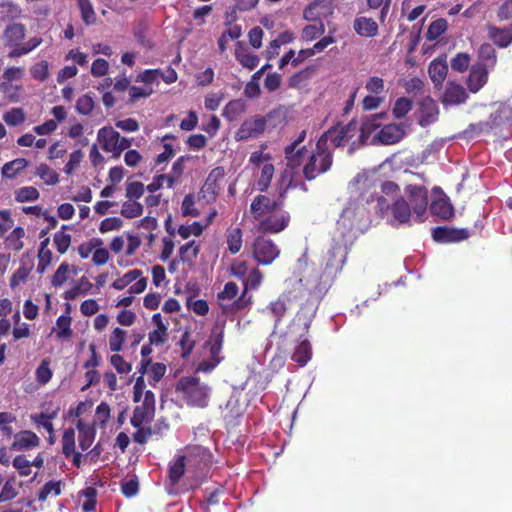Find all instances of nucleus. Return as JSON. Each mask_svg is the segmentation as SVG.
Returning <instances> with one entry per match:
<instances>
[{"label": "nucleus", "instance_id": "f257e3e1", "mask_svg": "<svg viewBox=\"0 0 512 512\" xmlns=\"http://www.w3.org/2000/svg\"><path fill=\"white\" fill-rule=\"evenodd\" d=\"M348 248L338 243L334 244L325 257L320 282L311 292L316 298L321 299L331 287L337 274L342 270L347 261Z\"/></svg>", "mask_w": 512, "mask_h": 512}, {"label": "nucleus", "instance_id": "f03ea898", "mask_svg": "<svg viewBox=\"0 0 512 512\" xmlns=\"http://www.w3.org/2000/svg\"><path fill=\"white\" fill-rule=\"evenodd\" d=\"M285 113L282 107H277L269 111L265 116H254L246 119L238 128L235 138L238 141H245L251 138L259 137L267 125L273 128L284 121Z\"/></svg>", "mask_w": 512, "mask_h": 512}, {"label": "nucleus", "instance_id": "7ed1b4c3", "mask_svg": "<svg viewBox=\"0 0 512 512\" xmlns=\"http://www.w3.org/2000/svg\"><path fill=\"white\" fill-rule=\"evenodd\" d=\"M175 391L188 406L205 408L208 406L210 387L202 383L198 377H181L175 386Z\"/></svg>", "mask_w": 512, "mask_h": 512}, {"label": "nucleus", "instance_id": "20e7f679", "mask_svg": "<svg viewBox=\"0 0 512 512\" xmlns=\"http://www.w3.org/2000/svg\"><path fill=\"white\" fill-rule=\"evenodd\" d=\"M333 165V151L325 147L324 139H318L315 149L310 153L303 165L302 173L307 181L327 173Z\"/></svg>", "mask_w": 512, "mask_h": 512}, {"label": "nucleus", "instance_id": "39448f33", "mask_svg": "<svg viewBox=\"0 0 512 512\" xmlns=\"http://www.w3.org/2000/svg\"><path fill=\"white\" fill-rule=\"evenodd\" d=\"M376 213L384 218L391 213V219L388 222L391 225H405L410 224L411 219H414L413 211L410 209V204L403 196H398L390 204L386 197L376 196Z\"/></svg>", "mask_w": 512, "mask_h": 512}, {"label": "nucleus", "instance_id": "423d86ee", "mask_svg": "<svg viewBox=\"0 0 512 512\" xmlns=\"http://www.w3.org/2000/svg\"><path fill=\"white\" fill-rule=\"evenodd\" d=\"M406 200L414 214V221L422 223L428 208V189L423 185L408 184L404 188Z\"/></svg>", "mask_w": 512, "mask_h": 512}, {"label": "nucleus", "instance_id": "0eeeda50", "mask_svg": "<svg viewBox=\"0 0 512 512\" xmlns=\"http://www.w3.org/2000/svg\"><path fill=\"white\" fill-rule=\"evenodd\" d=\"M286 194L287 188H280L279 197L277 200L274 201H272L266 195H257L250 204V212L252 214V217L259 223L267 215L282 208L284 205Z\"/></svg>", "mask_w": 512, "mask_h": 512}, {"label": "nucleus", "instance_id": "6e6552de", "mask_svg": "<svg viewBox=\"0 0 512 512\" xmlns=\"http://www.w3.org/2000/svg\"><path fill=\"white\" fill-rule=\"evenodd\" d=\"M186 464L188 470L194 474L208 469L213 462V455L210 450L201 445H189L186 447Z\"/></svg>", "mask_w": 512, "mask_h": 512}, {"label": "nucleus", "instance_id": "1a4fd4ad", "mask_svg": "<svg viewBox=\"0 0 512 512\" xmlns=\"http://www.w3.org/2000/svg\"><path fill=\"white\" fill-rule=\"evenodd\" d=\"M303 284L300 280L291 289L284 291L275 301L269 304L268 309L275 317V324L281 322L288 310V304L292 301H296L302 296Z\"/></svg>", "mask_w": 512, "mask_h": 512}, {"label": "nucleus", "instance_id": "9d476101", "mask_svg": "<svg viewBox=\"0 0 512 512\" xmlns=\"http://www.w3.org/2000/svg\"><path fill=\"white\" fill-rule=\"evenodd\" d=\"M253 257L259 265H270L280 255V249L271 240L263 236L255 238L253 245Z\"/></svg>", "mask_w": 512, "mask_h": 512}, {"label": "nucleus", "instance_id": "9b49d317", "mask_svg": "<svg viewBox=\"0 0 512 512\" xmlns=\"http://www.w3.org/2000/svg\"><path fill=\"white\" fill-rule=\"evenodd\" d=\"M357 124L350 121L346 125L337 124L324 132L319 139H324L325 147H328L330 141L335 147L344 146L355 134Z\"/></svg>", "mask_w": 512, "mask_h": 512}, {"label": "nucleus", "instance_id": "f8f14e48", "mask_svg": "<svg viewBox=\"0 0 512 512\" xmlns=\"http://www.w3.org/2000/svg\"><path fill=\"white\" fill-rule=\"evenodd\" d=\"M224 177L225 171L221 166L215 167L210 171L199 193L200 197L204 199L206 203L216 201Z\"/></svg>", "mask_w": 512, "mask_h": 512}, {"label": "nucleus", "instance_id": "ddd939ff", "mask_svg": "<svg viewBox=\"0 0 512 512\" xmlns=\"http://www.w3.org/2000/svg\"><path fill=\"white\" fill-rule=\"evenodd\" d=\"M290 222V214L288 212H282L281 214L271 213L262 219L257 229L261 233L277 234L286 229Z\"/></svg>", "mask_w": 512, "mask_h": 512}, {"label": "nucleus", "instance_id": "4468645a", "mask_svg": "<svg viewBox=\"0 0 512 512\" xmlns=\"http://www.w3.org/2000/svg\"><path fill=\"white\" fill-rule=\"evenodd\" d=\"M469 230L465 228H453L447 226H439L432 230V238L439 243H456L468 239Z\"/></svg>", "mask_w": 512, "mask_h": 512}, {"label": "nucleus", "instance_id": "2eb2a0df", "mask_svg": "<svg viewBox=\"0 0 512 512\" xmlns=\"http://www.w3.org/2000/svg\"><path fill=\"white\" fill-rule=\"evenodd\" d=\"M433 192H440L441 196L435 198L430 206V212L432 215L439 217L442 220H449L454 215V208L450 202V199L446 194L443 193L440 187H434Z\"/></svg>", "mask_w": 512, "mask_h": 512}, {"label": "nucleus", "instance_id": "dca6fc26", "mask_svg": "<svg viewBox=\"0 0 512 512\" xmlns=\"http://www.w3.org/2000/svg\"><path fill=\"white\" fill-rule=\"evenodd\" d=\"M467 99L468 94L461 84L454 81H448L441 99L444 106L460 105L465 103Z\"/></svg>", "mask_w": 512, "mask_h": 512}, {"label": "nucleus", "instance_id": "f3484780", "mask_svg": "<svg viewBox=\"0 0 512 512\" xmlns=\"http://www.w3.org/2000/svg\"><path fill=\"white\" fill-rule=\"evenodd\" d=\"M14 441L11 449L15 451H27L36 448L40 444V438L31 430H22L13 435Z\"/></svg>", "mask_w": 512, "mask_h": 512}, {"label": "nucleus", "instance_id": "a211bd4d", "mask_svg": "<svg viewBox=\"0 0 512 512\" xmlns=\"http://www.w3.org/2000/svg\"><path fill=\"white\" fill-rule=\"evenodd\" d=\"M489 71L480 64H473L466 81L468 90L472 93L480 91L488 81Z\"/></svg>", "mask_w": 512, "mask_h": 512}, {"label": "nucleus", "instance_id": "6ab92c4d", "mask_svg": "<svg viewBox=\"0 0 512 512\" xmlns=\"http://www.w3.org/2000/svg\"><path fill=\"white\" fill-rule=\"evenodd\" d=\"M405 131L400 124H387L376 134L375 138L383 145H392L403 139Z\"/></svg>", "mask_w": 512, "mask_h": 512}, {"label": "nucleus", "instance_id": "aec40b11", "mask_svg": "<svg viewBox=\"0 0 512 512\" xmlns=\"http://www.w3.org/2000/svg\"><path fill=\"white\" fill-rule=\"evenodd\" d=\"M224 343V325L215 326L212 329L207 345L209 346V352L211 359H216V362H221L223 357L220 356L221 350Z\"/></svg>", "mask_w": 512, "mask_h": 512}, {"label": "nucleus", "instance_id": "412c9836", "mask_svg": "<svg viewBox=\"0 0 512 512\" xmlns=\"http://www.w3.org/2000/svg\"><path fill=\"white\" fill-rule=\"evenodd\" d=\"M119 132L111 126H105L98 130L97 140L105 152H111L114 155L118 143Z\"/></svg>", "mask_w": 512, "mask_h": 512}, {"label": "nucleus", "instance_id": "4be33fe9", "mask_svg": "<svg viewBox=\"0 0 512 512\" xmlns=\"http://www.w3.org/2000/svg\"><path fill=\"white\" fill-rule=\"evenodd\" d=\"M429 76L436 88H440L447 76L448 65L445 59H434L428 67Z\"/></svg>", "mask_w": 512, "mask_h": 512}, {"label": "nucleus", "instance_id": "5701e85b", "mask_svg": "<svg viewBox=\"0 0 512 512\" xmlns=\"http://www.w3.org/2000/svg\"><path fill=\"white\" fill-rule=\"evenodd\" d=\"M496 63L497 53L493 45L490 43L481 44L477 52L476 64H480L488 70H493Z\"/></svg>", "mask_w": 512, "mask_h": 512}, {"label": "nucleus", "instance_id": "b1692460", "mask_svg": "<svg viewBox=\"0 0 512 512\" xmlns=\"http://www.w3.org/2000/svg\"><path fill=\"white\" fill-rule=\"evenodd\" d=\"M251 304L252 296L248 295V291L243 289L237 299L234 298L231 302L221 304V310L223 314L229 316L248 308Z\"/></svg>", "mask_w": 512, "mask_h": 512}, {"label": "nucleus", "instance_id": "393cba45", "mask_svg": "<svg viewBox=\"0 0 512 512\" xmlns=\"http://www.w3.org/2000/svg\"><path fill=\"white\" fill-rule=\"evenodd\" d=\"M235 58L243 67L250 70L257 67L260 61L259 57L250 53L247 46L241 41L236 43Z\"/></svg>", "mask_w": 512, "mask_h": 512}, {"label": "nucleus", "instance_id": "a878e982", "mask_svg": "<svg viewBox=\"0 0 512 512\" xmlns=\"http://www.w3.org/2000/svg\"><path fill=\"white\" fill-rule=\"evenodd\" d=\"M78 429V441L81 450L86 451L91 447L95 440L96 429L93 425L86 424L82 419H79L76 423Z\"/></svg>", "mask_w": 512, "mask_h": 512}, {"label": "nucleus", "instance_id": "bb28decb", "mask_svg": "<svg viewBox=\"0 0 512 512\" xmlns=\"http://www.w3.org/2000/svg\"><path fill=\"white\" fill-rule=\"evenodd\" d=\"M421 118L419 124L426 126L437 119L438 107L435 101L430 97L426 96L420 103Z\"/></svg>", "mask_w": 512, "mask_h": 512}, {"label": "nucleus", "instance_id": "cd10ccee", "mask_svg": "<svg viewBox=\"0 0 512 512\" xmlns=\"http://www.w3.org/2000/svg\"><path fill=\"white\" fill-rule=\"evenodd\" d=\"M307 153L306 146H285L284 157L286 159V165L290 169H296L303 163V158Z\"/></svg>", "mask_w": 512, "mask_h": 512}, {"label": "nucleus", "instance_id": "c85d7f7f", "mask_svg": "<svg viewBox=\"0 0 512 512\" xmlns=\"http://www.w3.org/2000/svg\"><path fill=\"white\" fill-rule=\"evenodd\" d=\"M488 37L499 48H506L512 43V32L508 28L489 26Z\"/></svg>", "mask_w": 512, "mask_h": 512}, {"label": "nucleus", "instance_id": "c756f323", "mask_svg": "<svg viewBox=\"0 0 512 512\" xmlns=\"http://www.w3.org/2000/svg\"><path fill=\"white\" fill-rule=\"evenodd\" d=\"M353 28L362 37H373L378 33V24L372 18L357 17L354 20Z\"/></svg>", "mask_w": 512, "mask_h": 512}, {"label": "nucleus", "instance_id": "7c9ffc66", "mask_svg": "<svg viewBox=\"0 0 512 512\" xmlns=\"http://www.w3.org/2000/svg\"><path fill=\"white\" fill-rule=\"evenodd\" d=\"M186 457L179 455L174 461L170 462L168 467V479L171 485L175 486L179 483L186 471Z\"/></svg>", "mask_w": 512, "mask_h": 512}, {"label": "nucleus", "instance_id": "2f4dec72", "mask_svg": "<svg viewBox=\"0 0 512 512\" xmlns=\"http://www.w3.org/2000/svg\"><path fill=\"white\" fill-rule=\"evenodd\" d=\"M25 37V26L20 23L8 25L4 31V40L7 46L20 44Z\"/></svg>", "mask_w": 512, "mask_h": 512}, {"label": "nucleus", "instance_id": "473e14b6", "mask_svg": "<svg viewBox=\"0 0 512 512\" xmlns=\"http://www.w3.org/2000/svg\"><path fill=\"white\" fill-rule=\"evenodd\" d=\"M312 347L308 339H303L296 346L291 359L296 362L299 366H305L311 359Z\"/></svg>", "mask_w": 512, "mask_h": 512}, {"label": "nucleus", "instance_id": "72a5a7b5", "mask_svg": "<svg viewBox=\"0 0 512 512\" xmlns=\"http://www.w3.org/2000/svg\"><path fill=\"white\" fill-rule=\"evenodd\" d=\"M154 415L155 410L142 402V404L136 406L133 411V416L130 421L131 425L133 427H140L144 422L152 420Z\"/></svg>", "mask_w": 512, "mask_h": 512}, {"label": "nucleus", "instance_id": "f704fd0d", "mask_svg": "<svg viewBox=\"0 0 512 512\" xmlns=\"http://www.w3.org/2000/svg\"><path fill=\"white\" fill-rule=\"evenodd\" d=\"M200 252V246L195 240L189 241L179 248V261L192 263Z\"/></svg>", "mask_w": 512, "mask_h": 512}, {"label": "nucleus", "instance_id": "c9c22d12", "mask_svg": "<svg viewBox=\"0 0 512 512\" xmlns=\"http://www.w3.org/2000/svg\"><path fill=\"white\" fill-rule=\"evenodd\" d=\"M28 166V161L25 158H17L7 162L2 167V175L6 178H14L21 170Z\"/></svg>", "mask_w": 512, "mask_h": 512}, {"label": "nucleus", "instance_id": "e433bc0d", "mask_svg": "<svg viewBox=\"0 0 512 512\" xmlns=\"http://www.w3.org/2000/svg\"><path fill=\"white\" fill-rule=\"evenodd\" d=\"M80 496L84 497L81 503L82 510L84 512H93L96 509L97 504V490L96 488L89 486L80 492Z\"/></svg>", "mask_w": 512, "mask_h": 512}, {"label": "nucleus", "instance_id": "4c0bfd02", "mask_svg": "<svg viewBox=\"0 0 512 512\" xmlns=\"http://www.w3.org/2000/svg\"><path fill=\"white\" fill-rule=\"evenodd\" d=\"M383 114H375L367 119H365L360 128V138L363 141H366L369 136L380 127L379 120L382 118Z\"/></svg>", "mask_w": 512, "mask_h": 512}, {"label": "nucleus", "instance_id": "58836bf2", "mask_svg": "<svg viewBox=\"0 0 512 512\" xmlns=\"http://www.w3.org/2000/svg\"><path fill=\"white\" fill-rule=\"evenodd\" d=\"M68 225H63L62 230L54 234L53 241L59 254H65L71 245V235L64 232Z\"/></svg>", "mask_w": 512, "mask_h": 512}, {"label": "nucleus", "instance_id": "ea45409f", "mask_svg": "<svg viewBox=\"0 0 512 512\" xmlns=\"http://www.w3.org/2000/svg\"><path fill=\"white\" fill-rule=\"evenodd\" d=\"M315 67L310 66L306 67L303 70H300L293 74L288 81V85L290 88H300L306 81H308L313 73L315 72Z\"/></svg>", "mask_w": 512, "mask_h": 512}, {"label": "nucleus", "instance_id": "a19ab883", "mask_svg": "<svg viewBox=\"0 0 512 512\" xmlns=\"http://www.w3.org/2000/svg\"><path fill=\"white\" fill-rule=\"evenodd\" d=\"M35 175L40 177L47 185L52 186L59 182V175L46 163H41L36 168Z\"/></svg>", "mask_w": 512, "mask_h": 512}, {"label": "nucleus", "instance_id": "79ce46f5", "mask_svg": "<svg viewBox=\"0 0 512 512\" xmlns=\"http://www.w3.org/2000/svg\"><path fill=\"white\" fill-rule=\"evenodd\" d=\"M274 165L271 163H266L263 165L261 169V175L257 181V188L261 192H266L271 184V180L274 175Z\"/></svg>", "mask_w": 512, "mask_h": 512}, {"label": "nucleus", "instance_id": "37998d69", "mask_svg": "<svg viewBox=\"0 0 512 512\" xmlns=\"http://www.w3.org/2000/svg\"><path fill=\"white\" fill-rule=\"evenodd\" d=\"M246 111V105L245 103L240 100H232L227 103L223 110V116L227 118L228 120L232 121L237 116L243 114Z\"/></svg>", "mask_w": 512, "mask_h": 512}, {"label": "nucleus", "instance_id": "c03bdc74", "mask_svg": "<svg viewBox=\"0 0 512 512\" xmlns=\"http://www.w3.org/2000/svg\"><path fill=\"white\" fill-rule=\"evenodd\" d=\"M62 453L66 458L71 457L75 451V431L73 428H67L62 435Z\"/></svg>", "mask_w": 512, "mask_h": 512}, {"label": "nucleus", "instance_id": "a18cd8bd", "mask_svg": "<svg viewBox=\"0 0 512 512\" xmlns=\"http://www.w3.org/2000/svg\"><path fill=\"white\" fill-rule=\"evenodd\" d=\"M71 317L69 315H61L56 321V336L59 339H69L72 336Z\"/></svg>", "mask_w": 512, "mask_h": 512}, {"label": "nucleus", "instance_id": "49530a36", "mask_svg": "<svg viewBox=\"0 0 512 512\" xmlns=\"http://www.w3.org/2000/svg\"><path fill=\"white\" fill-rule=\"evenodd\" d=\"M142 276V271L139 269H133L125 273L122 277L116 279L112 283V287L116 290H123L128 285H130L133 281L137 280Z\"/></svg>", "mask_w": 512, "mask_h": 512}, {"label": "nucleus", "instance_id": "de8ad7c7", "mask_svg": "<svg viewBox=\"0 0 512 512\" xmlns=\"http://www.w3.org/2000/svg\"><path fill=\"white\" fill-rule=\"evenodd\" d=\"M238 285L235 282H227L224 289L218 293L217 300L221 307V304L231 302L238 294Z\"/></svg>", "mask_w": 512, "mask_h": 512}, {"label": "nucleus", "instance_id": "09e8293b", "mask_svg": "<svg viewBox=\"0 0 512 512\" xmlns=\"http://www.w3.org/2000/svg\"><path fill=\"white\" fill-rule=\"evenodd\" d=\"M61 486L62 482L59 481H49L44 484L41 490L38 493V500L43 502L45 501L49 495L58 496L61 494Z\"/></svg>", "mask_w": 512, "mask_h": 512}, {"label": "nucleus", "instance_id": "8fccbe9b", "mask_svg": "<svg viewBox=\"0 0 512 512\" xmlns=\"http://www.w3.org/2000/svg\"><path fill=\"white\" fill-rule=\"evenodd\" d=\"M412 109V101L406 97H400L396 100L392 113L396 119L404 118Z\"/></svg>", "mask_w": 512, "mask_h": 512}, {"label": "nucleus", "instance_id": "3c124183", "mask_svg": "<svg viewBox=\"0 0 512 512\" xmlns=\"http://www.w3.org/2000/svg\"><path fill=\"white\" fill-rule=\"evenodd\" d=\"M121 215L125 218H136L142 215L143 206L137 201H127L122 204Z\"/></svg>", "mask_w": 512, "mask_h": 512}, {"label": "nucleus", "instance_id": "603ef678", "mask_svg": "<svg viewBox=\"0 0 512 512\" xmlns=\"http://www.w3.org/2000/svg\"><path fill=\"white\" fill-rule=\"evenodd\" d=\"M228 250L236 254L242 247V230L240 228L232 229L227 235Z\"/></svg>", "mask_w": 512, "mask_h": 512}, {"label": "nucleus", "instance_id": "864d4df0", "mask_svg": "<svg viewBox=\"0 0 512 512\" xmlns=\"http://www.w3.org/2000/svg\"><path fill=\"white\" fill-rule=\"evenodd\" d=\"M205 229V226H203L200 222L195 221L190 225H181L177 229V233L181 236L183 239H188L190 236H200Z\"/></svg>", "mask_w": 512, "mask_h": 512}, {"label": "nucleus", "instance_id": "5fc2aeb1", "mask_svg": "<svg viewBox=\"0 0 512 512\" xmlns=\"http://www.w3.org/2000/svg\"><path fill=\"white\" fill-rule=\"evenodd\" d=\"M81 18L86 25H92L96 21V15L90 0H78Z\"/></svg>", "mask_w": 512, "mask_h": 512}, {"label": "nucleus", "instance_id": "6e6d98bb", "mask_svg": "<svg viewBox=\"0 0 512 512\" xmlns=\"http://www.w3.org/2000/svg\"><path fill=\"white\" fill-rule=\"evenodd\" d=\"M39 196V191L32 186L21 187L15 192V199L20 203L35 201Z\"/></svg>", "mask_w": 512, "mask_h": 512}, {"label": "nucleus", "instance_id": "4d7b16f0", "mask_svg": "<svg viewBox=\"0 0 512 512\" xmlns=\"http://www.w3.org/2000/svg\"><path fill=\"white\" fill-rule=\"evenodd\" d=\"M447 29V21L444 18L434 20L428 27L427 38L429 40L438 39Z\"/></svg>", "mask_w": 512, "mask_h": 512}, {"label": "nucleus", "instance_id": "13d9d810", "mask_svg": "<svg viewBox=\"0 0 512 512\" xmlns=\"http://www.w3.org/2000/svg\"><path fill=\"white\" fill-rule=\"evenodd\" d=\"M263 274L258 268H253L243 280L245 290H256L262 283Z\"/></svg>", "mask_w": 512, "mask_h": 512}, {"label": "nucleus", "instance_id": "bf43d9fd", "mask_svg": "<svg viewBox=\"0 0 512 512\" xmlns=\"http://www.w3.org/2000/svg\"><path fill=\"white\" fill-rule=\"evenodd\" d=\"M103 245V240L101 238H91L89 241L81 243L78 246V253L82 259H87L94 249Z\"/></svg>", "mask_w": 512, "mask_h": 512}, {"label": "nucleus", "instance_id": "052dcab7", "mask_svg": "<svg viewBox=\"0 0 512 512\" xmlns=\"http://www.w3.org/2000/svg\"><path fill=\"white\" fill-rule=\"evenodd\" d=\"M36 380L40 384L48 383L52 378V371L50 369V361L43 359L36 369Z\"/></svg>", "mask_w": 512, "mask_h": 512}, {"label": "nucleus", "instance_id": "680f3d73", "mask_svg": "<svg viewBox=\"0 0 512 512\" xmlns=\"http://www.w3.org/2000/svg\"><path fill=\"white\" fill-rule=\"evenodd\" d=\"M126 333L121 328H115L109 338V347L112 352H119L122 350L125 341Z\"/></svg>", "mask_w": 512, "mask_h": 512}, {"label": "nucleus", "instance_id": "e2e57ef3", "mask_svg": "<svg viewBox=\"0 0 512 512\" xmlns=\"http://www.w3.org/2000/svg\"><path fill=\"white\" fill-rule=\"evenodd\" d=\"M3 120L10 126H18L25 121V114L21 108H12L3 115Z\"/></svg>", "mask_w": 512, "mask_h": 512}, {"label": "nucleus", "instance_id": "0e129e2a", "mask_svg": "<svg viewBox=\"0 0 512 512\" xmlns=\"http://www.w3.org/2000/svg\"><path fill=\"white\" fill-rule=\"evenodd\" d=\"M76 111L82 115H89L94 109V100L88 95H82L76 102Z\"/></svg>", "mask_w": 512, "mask_h": 512}, {"label": "nucleus", "instance_id": "69168bd1", "mask_svg": "<svg viewBox=\"0 0 512 512\" xmlns=\"http://www.w3.org/2000/svg\"><path fill=\"white\" fill-rule=\"evenodd\" d=\"M324 33V25L319 22L318 24L306 25L302 30V38L305 41H311Z\"/></svg>", "mask_w": 512, "mask_h": 512}, {"label": "nucleus", "instance_id": "338daca9", "mask_svg": "<svg viewBox=\"0 0 512 512\" xmlns=\"http://www.w3.org/2000/svg\"><path fill=\"white\" fill-rule=\"evenodd\" d=\"M470 64V56L467 53H458L451 59V68L457 72H464Z\"/></svg>", "mask_w": 512, "mask_h": 512}, {"label": "nucleus", "instance_id": "774afa93", "mask_svg": "<svg viewBox=\"0 0 512 512\" xmlns=\"http://www.w3.org/2000/svg\"><path fill=\"white\" fill-rule=\"evenodd\" d=\"M145 186L142 182L134 181L126 184V197L130 200H137L144 194Z\"/></svg>", "mask_w": 512, "mask_h": 512}]
</instances>
